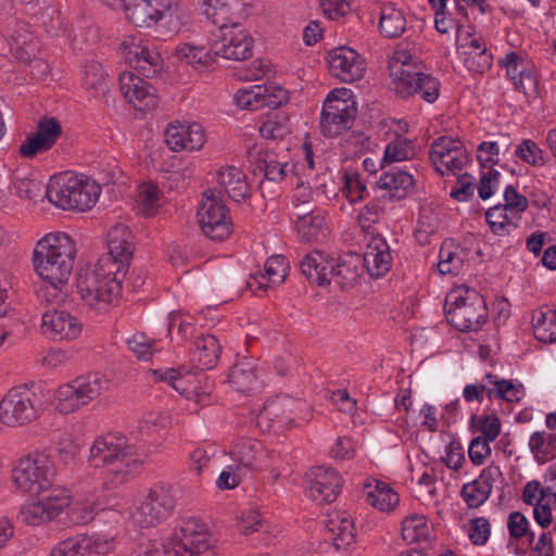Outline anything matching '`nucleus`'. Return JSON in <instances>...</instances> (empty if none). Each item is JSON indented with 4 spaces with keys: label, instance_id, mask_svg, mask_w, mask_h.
<instances>
[{
    "label": "nucleus",
    "instance_id": "nucleus-1",
    "mask_svg": "<svg viewBox=\"0 0 556 556\" xmlns=\"http://www.w3.org/2000/svg\"><path fill=\"white\" fill-rule=\"evenodd\" d=\"M119 49L126 62L138 72L119 74V89L124 98L139 111L155 108L156 89L140 76L154 77L162 70V58L154 42L140 35H131L125 38Z\"/></svg>",
    "mask_w": 556,
    "mask_h": 556
},
{
    "label": "nucleus",
    "instance_id": "nucleus-2",
    "mask_svg": "<svg viewBox=\"0 0 556 556\" xmlns=\"http://www.w3.org/2000/svg\"><path fill=\"white\" fill-rule=\"evenodd\" d=\"M151 453L144 445L130 444L123 434L108 433L94 440L89 463L94 468L109 467L103 485L112 490L134 478Z\"/></svg>",
    "mask_w": 556,
    "mask_h": 556
},
{
    "label": "nucleus",
    "instance_id": "nucleus-3",
    "mask_svg": "<svg viewBox=\"0 0 556 556\" xmlns=\"http://www.w3.org/2000/svg\"><path fill=\"white\" fill-rule=\"evenodd\" d=\"M210 49L182 43L176 47L175 55L181 62L191 65L199 72L208 71L216 62V56L232 61H244L252 56L253 38L242 27H218L212 33Z\"/></svg>",
    "mask_w": 556,
    "mask_h": 556
},
{
    "label": "nucleus",
    "instance_id": "nucleus-4",
    "mask_svg": "<svg viewBox=\"0 0 556 556\" xmlns=\"http://www.w3.org/2000/svg\"><path fill=\"white\" fill-rule=\"evenodd\" d=\"M75 257V242L67 233H48L37 242L33 263L45 281L54 286H66Z\"/></svg>",
    "mask_w": 556,
    "mask_h": 556
},
{
    "label": "nucleus",
    "instance_id": "nucleus-5",
    "mask_svg": "<svg viewBox=\"0 0 556 556\" xmlns=\"http://www.w3.org/2000/svg\"><path fill=\"white\" fill-rule=\"evenodd\" d=\"M116 269L99 261L94 266L81 268L76 287L81 300L91 308L104 312L121 295Z\"/></svg>",
    "mask_w": 556,
    "mask_h": 556
},
{
    "label": "nucleus",
    "instance_id": "nucleus-6",
    "mask_svg": "<svg viewBox=\"0 0 556 556\" xmlns=\"http://www.w3.org/2000/svg\"><path fill=\"white\" fill-rule=\"evenodd\" d=\"M55 475L50 455L37 451L17 460L12 470V481L22 493L41 495L53 488Z\"/></svg>",
    "mask_w": 556,
    "mask_h": 556
},
{
    "label": "nucleus",
    "instance_id": "nucleus-7",
    "mask_svg": "<svg viewBox=\"0 0 556 556\" xmlns=\"http://www.w3.org/2000/svg\"><path fill=\"white\" fill-rule=\"evenodd\" d=\"M444 311L447 321L463 332L478 331L488 320L485 300L476 290L451 291Z\"/></svg>",
    "mask_w": 556,
    "mask_h": 556
},
{
    "label": "nucleus",
    "instance_id": "nucleus-8",
    "mask_svg": "<svg viewBox=\"0 0 556 556\" xmlns=\"http://www.w3.org/2000/svg\"><path fill=\"white\" fill-rule=\"evenodd\" d=\"M410 55L396 52L390 64L393 90L401 98L420 93L421 98L433 103L439 97V81L430 74L415 71Z\"/></svg>",
    "mask_w": 556,
    "mask_h": 556
},
{
    "label": "nucleus",
    "instance_id": "nucleus-9",
    "mask_svg": "<svg viewBox=\"0 0 556 556\" xmlns=\"http://www.w3.org/2000/svg\"><path fill=\"white\" fill-rule=\"evenodd\" d=\"M100 194L99 186L74 176L58 177L47 186L48 200L63 210L86 211L91 208Z\"/></svg>",
    "mask_w": 556,
    "mask_h": 556
},
{
    "label": "nucleus",
    "instance_id": "nucleus-10",
    "mask_svg": "<svg viewBox=\"0 0 556 556\" xmlns=\"http://www.w3.org/2000/svg\"><path fill=\"white\" fill-rule=\"evenodd\" d=\"M175 503L172 485L155 484L137 496L130 519L134 525L143 529L154 527L173 513Z\"/></svg>",
    "mask_w": 556,
    "mask_h": 556
},
{
    "label": "nucleus",
    "instance_id": "nucleus-11",
    "mask_svg": "<svg viewBox=\"0 0 556 556\" xmlns=\"http://www.w3.org/2000/svg\"><path fill=\"white\" fill-rule=\"evenodd\" d=\"M357 114L352 91L346 88L332 90L324 101L320 113V131L326 137H337L351 129Z\"/></svg>",
    "mask_w": 556,
    "mask_h": 556
},
{
    "label": "nucleus",
    "instance_id": "nucleus-12",
    "mask_svg": "<svg viewBox=\"0 0 556 556\" xmlns=\"http://www.w3.org/2000/svg\"><path fill=\"white\" fill-rule=\"evenodd\" d=\"M42 412L41 396L25 386L11 389L0 402V421L12 428L35 421Z\"/></svg>",
    "mask_w": 556,
    "mask_h": 556
},
{
    "label": "nucleus",
    "instance_id": "nucleus-13",
    "mask_svg": "<svg viewBox=\"0 0 556 556\" xmlns=\"http://www.w3.org/2000/svg\"><path fill=\"white\" fill-rule=\"evenodd\" d=\"M109 388L102 374L92 372L60 386L55 392V408L62 414L73 413L97 399Z\"/></svg>",
    "mask_w": 556,
    "mask_h": 556
},
{
    "label": "nucleus",
    "instance_id": "nucleus-14",
    "mask_svg": "<svg viewBox=\"0 0 556 556\" xmlns=\"http://www.w3.org/2000/svg\"><path fill=\"white\" fill-rule=\"evenodd\" d=\"M208 538L207 527L200 518H185L172 535L169 545L174 554L170 556H216Z\"/></svg>",
    "mask_w": 556,
    "mask_h": 556
},
{
    "label": "nucleus",
    "instance_id": "nucleus-15",
    "mask_svg": "<svg viewBox=\"0 0 556 556\" xmlns=\"http://www.w3.org/2000/svg\"><path fill=\"white\" fill-rule=\"evenodd\" d=\"M47 495H37L20 510L21 520L28 526H41L52 521L71 505V493L66 489L51 488Z\"/></svg>",
    "mask_w": 556,
    "mask_h": 556
},
{
    "label": "nucleus",
    "instance_id": "nucleus-16",
    "mask_svg": "<svg viewBox=\"0 0 556 556\" xmlns=\"http://www.w3.org/2000/svg\"><path fill=\"white\" fill-rule=\"evenodd\" d=\"M198 217L203 233L212 240L223 241L232 231L229 210L212 189L203 193Z\"/></svg>",
    "mask_w": 556,
    "mask_h": 556
},
{
    "label": "nucleus",
    "instance_id": "nucleus-17",
    "mask_svg": "<svg viewBox=\"0 0 556 556\" xmlns=\"http://www.w3.org/2000/svg\"><path fill=\"white\" fill-rule=\"evenodd\" d=\"M115 535L79 534L58 543L50 556H103L114 551Z\"/></svg>",
    "mask_w": 556,
    "mask_h": 556
},
{
    "label": "nucleus",
    "instance_id": "nucleus-18",
    "mask_svg": "<svg viewBox=\"0 0 556 556\" xmlns=\"http://www.w3.org/2000/svg\"><path fill=\"white\" fill-rule=\"evenodd\" d=\"M327 61L330 74L343 83H353L364 76V59L352 48L342 46L330 50Z\"/></svg>",
    "mask_w": 556,
    "mask_h": 556
},
{
    "label": "nucleus",
    "instance_id": "nucleus-19",
    "mask_svg": "<svg viewBox=\"0 0 556 556\" xmlns=\"http://www.w3.org/2000/svg\"><path fill=\"white\" fill-rule=\"evenodd\" d=\"M498 65L506 70L507 77L515 88L526 97L538 94V80L533 65L518 52L510 51L498 61Z\"/></svg>",
    "mask_w": 556,
    "mask_h": 556
},
{
    "label": "nucleus",
    "instance_id": "nucleus-20",
    "mask_svg": "<svg viewBox=\"0 0 556 556\" xmlns=\"http://www.w3.org/2000/svg\"><path fill=\"white\" fill-rule=\"evenodd\" d=\"M252 0H203V13L218 27L241 25Z\"/></svg>",
    "mask_w": 556,
    "mask_h": 556
},
{
    "label": "nucleus",
    "instance_id": "nucleus-21",
    "mask_svg": "<svg viewBox=\"0 0 556 556\" xmlns=\"http://www.w3.org/2000/svg\"><path fill=\"white\" fill-rule=\"evenodd\" d=\"M111 8H122L137 27L151 26L162 20L163 0H100Z\"/></svg>",
    "mask_w": 556,
    "mask_h": 556
},
{
    "label": "nucleus",
    "instance_id": "nucleus-22",
    "mask_svg": "<svg viewBox=\"0 0 556 556\" xmlns=\"http://www.w3.org/2000/svg\"><path fill=\"white\" fill-rule=\"evenodd\" d=\"M42 332L53 340H75L83 331L81 321L71 313L52 308L42 313Z\"/></svg>",
    "mask_w": 556,
    "mask_h": 556
},
{
    "label": "nucleus",
    "instance_id": "nucleus-23",
    "mask_svg": "<svg viewBox=\"0 0 556 556\" xmlns=\"http://www.w3.org/2000/svg\"><path fill=\"white\" fill-rule=\"evenodd\" d=\"M165 142L172 151H198L205 143V132L198 123L182 124L179 122L169 124L165 130Z\"/></svg>",
    "mask_w": 556,
    "mask_h": 556
},
{
    "label": "nucleus",
    "instance_id": "nucleus-24",
    "mask_svg": "<svg viewBox=\"0 0 556 556\" xmlns=\"http://www.w3.org/2000/svg\"><path fill=\"white\" fill-rule=\"evenodd\" d=\"M248 161L252 166V173H261L268 180L279 182L290 175L292 179L298 174V164L280 163L273 154L263 152L254 146L248 151Z\"/></svg>",
    "mask_w": 556,
    "mask_h": 556
},
{
    "label": "nucleus",
    "instance_id": "nucleus-25",
    "mask_svg": "<svg viewBox=\"0 0 556 556\" xmlns=\"http://www.w3.org/2000/svg\"><path fill=\"white\" fill-rule=\"evenodd\" d=\"M295 404L289 396L268 400L256 416V426L263 432L283 428L292 420V407Z\"/></svg>",
    "mask_w": 556,
    "mask_h": 556
},
{
    "label": "nucleus",
    "instance_id": "nucleus-26",
    "mask_svg": "<svg viewBox=\"0 0 556 556\" xmlns=\"http://www.w3.org/2000/svg\"><path fill=\"white\" fill-rule=\"evenodd\" d=\"M61 134V126L54 118H45L38 123L37 131L20 146L18 153L23 157H35L50 150Z\"/></svg>",
    "mask_w": 556,
    "mask_h": 556
},
{
    "label": "nucleus",
    "instance_id": "nucleus-27",
    "mask_svg": "<svg viewBox=\"0 0 556 556\" xmlns=\"http://www.w3.org/2000/svg\"><path fill=\"white\" fill-rule=\"evenodd\" d=\"M502 478L498 466H486L479 477L471 482L465 483L460 495L469 508H478L488 501L491 495L493 483Z\"/></svg>",
    "mask_w": 556,
    "mask_h": 556
},
{
    "label": "nucleus",
    "instance_id": "nucleus-28",
    "mask_svg": "<svg viewBox=\"0 0 556 556\" xmlns=\"http://www.w3.org/2000/svg\"><path fill=\"white\" fill-rule=\"evenodd\" d=\"M308 488V495L318 503H332L339 495L342 486V479L336 470L327 467L314 468Z\"/></svg>",
    "mask_w": 556,
    "mask_h": 556
},
{
    "label": "nucleus",
    "instance_id": "nucleus-29",
    "mask_svg": "<svg viewBox=\"0 0 556 556\" xmlns=\"http://www.w3.org/2000/svg\"><path fill=\"white\" fill-rule=\"evenodd\" d=\"M392 254L387 241L376 236L367 244L362 265L366 267L368 274L374 278L383 277L392 266Z\"/></svg>",
    "mask_w": 556,
    "mask_h": 556
},
{
    "label": "nucleus",
    "instance_id": "nucleus-30",
    "mask_svg": "<svg viewBox=\"0 0 556 556\" xmlns=\"http://www.w3.org/2000/svg\"><path fill=\"white\" fill-rule=\"evenodd\" d=\"M232 457L238 463L237 470L252 472L264 467L265 453L262 444L250 438L239 439L232 447Z\"/></svg>",
    "mask_w": 556,
    "mask_h": 556
},
{
    "label": "nucleus",
    "instance_id": "nucleus-31",
    "mask_svg": "<svg viewBox=\"0 0 556 556\" xmlns=\"http://www.w3.org/2000/svg\"><path fill=\"white\" fill-rule=\"evenodd\" d=\"M362 268V257L356 253L344 254L336 261L332 258L329 283L334 282L342 289L353 287L361 277Z\"/></svg>",
    "mask_w": 556,
    "mask_h": 556
},
{
    "label": "nucleus",
    "instance_id": "nucleus-32",
    "mask_svg": "<svg viewBox=\"0 0 556 556\" xmlns=\"http://www.w3.org/2000/svg\"><path fill=\"white\" fill-rule=\"evenodd\" d=\"M222 346L213 334H202L195 339L190 351V362L197 369L213 368L220 355Z\"/></svg>",
    "mask_w": 556,
    "mask_h": 556
},
{
    "label": "nucleus",
    "instance_id": "nucleus-33",
    "mask_svg": "<svg viewBox=\"0 0 556 556\" xmlns=\"http://www.w3.org/2000/svg\"><path fill=\"white\" fill-rule=\"evenodd\" d=\"M332 257L320 251L307 253L299 263L305 278L317 286L329 285Z\"/></svg>",
    "mask_w": 556,
    "mask_h": 556
},
{
    "label": "nucleus",
    "instance_id": "nucleus-34",
    "mask_svg": "<svg viewBox=\"0 0 556 556\" xmlns=\"http://www.w3.org/2000/svg\"><path fill=\"white\" fill-rule=\"evenodd\" d=\"M296 229L304 242H323L330 232L326 216L320 211H312L300 216Z\"/></svg>",
    "mask_w": 556,
    "mask_h": 556
},
{
    "label": "nucleus",
    "instance_id": "nucleus-35",
    "mask_svg": "<svg viewBox=\"0 0 556 556\" xmlns=\"http://www.w3.org/2000/svg\"><path fill=\"white\" fill-rule=\"evenodd\" d=\"M364 495L367 504L387 513L392 511L400 502L399 494L388 483L379 480L366 482Z\"/></svg>",
    "mask_w": 556,
    "mask_h": 556
},
{
    "label": "nucleus",
    "instance_id": "nucleus-36",
    "mask_svg": "<svg viewBox=\"0 0 556 556\" xmlns=\"http://www.w3.org/2000/svg\"><path fill=\"white\" fill-rule=\"evenodd\" d=\"M217 180L228 197L236 202L245 200L251 195L245 174L238 167H222L218 170Z\"/></svg>",
    "mask_w": 556,
    "mask_h": 556
},
{
    "label": "nucleus",
    "instance_id": "nucleus-37",
    "mask_svg": "<svg viewBox=\"0 0 556 556\" xmlns=\"http://www.w3.org/2000/svg\"><path fill=\"white\" fill-rule=\"evenodd\" d=\"M378 186L390 192V199L400 200L406 197L408 189L413 188L414 178L406 170L394 166L383 173L378 180Z\"/></svg>",
    "mask_w": 556,
    "mask_h": 556
},
{
    "label": "nucleus",
    "instance_id": "nucleus-38",
    "mask_svg": "<svg viewBox=\"0 0 556 556\" xmlns=\"http://www.w3.org/2000/svg\"><path fill=\"white\" fill-rule=\"evenodd\" d=\"M10 51L13 56L22 63L39 53V41L26 27L16 28L9 39Z\"/></svg>",
    "mask_w": 556,
    "mask_h": 556
},
{
    "label": "nucleus",
    "instance_id": "nucleus-39",
    "mask_svg": "<svg viewBox=\"0 0 556 556\" xmlns=\"http://www.w3.org/2000/svg\"><path fill=\"white\" fill-rule=\"evenodd\" d=\"M228 378L231 386L241 393L254 391L260 384L257 368L250 359L235 364Z\"/></svg>",
    "mask_w": 556,
    "mask_h": 556
},
{
    "label": "nucleus",
    "instance_id": "nucleus-40",
    "mask_svg": "<svg viewBox=\"0 0 556 556\" xmlns=\"http://www.w3.org/2000/svg\"><path fill=\"white\" fill-rule=\"evenodd\" d=\"M520 219V215L508 211L502 204L490 207L485 213V220L496 236H506L516 230Z\"/></svg>",
    "mask_w": 556,
    "mask_h": 556
},
{
    "label": "nucleus",
    "instance_id": "nucleus-41",
    "mask_svg": "<svg viewBox=\"0 0 556 556\" xmlns=\"http://www.w3.org/2000/svg\"><path fill=\"white\" fill-rule=\"evenodd\" d=\"M406 29V17L400 9L392 3H384L380 8L379 30L386 38H397Z\"/></svg>",
    "mask_w": 556,
    "mask_h": 556
},
{
    "label": "nucleus",
    "instance_id": "nucleus-42",
    "mask_svg": "<svg viewBox=\"0 0 556 556\" xmlns=\"http://www.w3.org/2000/svg\"><path fill=\"white\" fill-rule=\"evenodd\" d=\"M529 448L538 464L556 458V433L535 431L529 439Z\"/></svg>",
    "mask_w": 556,
    "mask_h": 556
},
{
    "label": "nucleus",
    "instance_id": "nucleus-43",
    "mask_svg": "<svg viewBox=\"0 0 556 556\" xmlns=\"http://www.w3.org/2000/svg\"><path fill=\"white\" fill-rule=\"evenodd\" d=\"M432 532L433 528L424 515L414 514L402 521V538L409 544L430 541Z\"/></svg>",
    "mask_w": 556,
    "mask_h": 556
},
{
    "label": "nucleus",
    "instance_id": "nucleus-44",
    "mask_svg": "<svg viewBox=\"0 0 556 556\" xmlns=\"http://www.w3.org/2000/svg\"><path fill=\"white\" fill-rule=\"evenodd\" d=\"M84 87L94 98H104L109 92V75L103 66L90 61L85 66Z\"/></svg>",
    "mask_w": 556,
    "mask_h": 556
},
{
    "label": "nucleus",
    "instance_id": "nucleus-45",
    "mask_svg": "<svg viewBox=\"0 0 556 556\" xmlns=\"http://www.w3.org/2000/svg\"><path fill=\"white\" fill-rule=\"evenodd\" d=\"M328 531L333 535L337 547L348 546L354 542L355 526L349 516L334 514L326 521Z\"/></svg>",
    "mask_w": 556,
    "mask_h": 556
},
{
    "label": "nucleus",
    "instance_id": "nucleus-46",
    "mask_svg": "<svg viewBox=\"0 0 556 556\" xmlns=\"http://www.w3.org/2000/svg\"><path fill=\"white\" fill-rule=\"evenodd\" d=\"M108 248L109 253L100 261L115 268L116 273L126 270L132 256V239L116 242L108 240Z\"/></svg>",
    "mask_w": 556,
    "mask_h": 556
},
{
    "label": "nucleus",
    "instance_id": "nucleus-47",
    "mask_svg": "<svg viewBox=\"0 0 556 556\" xmlns=\"http://www.w3.org/2000/svg\"><path fill=\"white\" fill-rule=\"evenodd\" d=\"M168 422L167 416L160 413H149L144 418L138 421L136 429L132 431L137 440L136 444L144 445L150 450L146 442L153 438L161 429L166 428Z\"/></svg>",
    "mask_w": 556,
    "mask_h": 556
},
{
    "label": "nucleus",
    "instance_id": "nucleus-48",
    "mask_svg": "<svg viewBox=\"0 0 556 556\" xmlns=\"http://www.w3.org/2000/svg\"><path fill=\"white\" fill-rule=\"evenodd\" d=\"M460 247L453 240H445L439 252L438 269L442 275H457L463 267L464 260L460 256Z\"/></svg>",
    "mask_w": 556,
    "mask_h": 556
},
{
    "label": "nucleus",
    "instance_id": "nucleus-49",
    "mask_svg": "<svg viewBox=\"0 0 556 556\" xmlns=\"http://www.w3.org/2000/svg\"><path fill=\"white\" fill-rule=\"evenodd\" d=\"M431 163L435 170L439 172L442 176L456 174V172L463 169L464 166L468 163V155L462 143L457 148H454V150L448 154H445L443 157H440Z\"/></svg>",
    "mask_w": 556,
    "mask_h": 556
},
{
    "label": "nucleus",
    "instance_id": "nucleus-50",
    "mask_svg": "<svg viewBox=\"0 0 556 556\" xmlns=\"http://www.w3.org/2000/svg\"><path fill=\"white\" fill-rule=\"evenodd\" d=\"M260 135L265 139H282L290 134L289 117L283 113H274L262 122Z\"/></svg>",
    "mask_w": 556,
    "mask_h": 556
},
{
    "label": "nucleus",
    "instance_id": "nucleus-51",
    "mask_svg": "<svg viewBox=\"0 0 556 556\" xmlns=\"http://www.w3.org/2000/svg\"><path fill=\"white\" fill-rule=\"evenodd\" d=\"M415 155L416 150L414 143L408 139L397 137L386 147L382 157V167H384L386 164L410 160Z\"/></svg>",
    "mask_w": 556,
    "mask_h": 556
},
{
    "label": "nucleus",
    "instance_id": "nucleus-52",
    "mask_svg": "<svg viewBox=\"0 0 556 556\" xmlns=\"http://www.w3.org/2000/svg\"><path fill=\"white\" fill-rule=\"evenodd\" d=\"M515 155L531 166H543L547 162L544 151L531 139L522 140L517 146Z\"/></svg>",
    "mask_w": 556,
    "mask_h": 556
},
{
    "label": "nucleus",
    "instance_id": "nucleus-53",
    "mask_svg": "<svg viewBox=\"0 0 556 556\" xmlns=\"http://www.w3.org/2000/svg\"><path fill=\"white\" fill-rule=\"evenodd\" d=\"M342 192L351 203H356L367 195V188L357 172L345 170L343 174Z\"/></svg>",
    "mask_w": 556,
    "mask_h": 556
},
{
    "label": "nucleus",
    "instance_id": "nucleus-54",
    "mask_svg": "<svg viewBox=\"0 0 556 556\" xmlns=\"http://www.w3.org/2000/svg\"><path fill=\"white\" fill-rule=\"evenodd\" d=\"M268 91L267 86L255 85L249 89H239L235 93V101L240 109L256 111L262 109L263 93Z\"/></svg>",
    "mask_w": 556,
    "mask_h": 556
},
{
    "label": "nucleus",
    "instance_id": "nucleus-55",
    "mask_svg": "<svg viewBox=\"0 0 556 556\" xmlns=\"http://www.w3.org/2000/svg\"><path fill=\"white\" fill-rule=\"evenodd\" d=\"M138 203L146 216H154L160 206V189L152 184H143L138 193Z\"/></svg>",
    "mask_w": 556,
    "mask_h": 556
},
{
    "label": "nucleus",
    "instance_id": "nucleus-56",
    "mask_svg": "<svg viewBox=\"0 0 556 556\" xmlns=\"http://www.w3.org/2000/svg\"><path fill=\"white\" fill-rule=\"evenodd\" d=\"M471 426H478L482 433V440L493 442L501 432V420L495 414H490L483 417L472 415L470 418Z\"/></svg>",
    "mask_w": 556,
    "mask_h": 556
},
{
    "label": "nucleus",
    "instance_id": "nucleus-57",
    "mask_svg": "<svg viewBox=\"0 0 556 556\" xmlns=\"http://www.w3.org/2000/svg\"><path fill=\"white\" fill-rule=\"evenodd\" d=\"M288 262L283 255H273L265 263V275L273 285H279L287 277Z\"/></svg>",
    "mask_w": 556,
    "mask_h": 556
},
{
    "label": "nucleus",
    "instance_id": "nucleus-58",
    "mask_svg": "<svg viewBox=\"0 0 556 556\" xmlns=\"http://www.w3.org/2000/svg\"><path fill=\"white\" fill-rule=\"evenodd\" d=\"M465 65L473 73L482 74L492 66V53L488 51H468L465 53Z\"/></svg>",
    "mask_w": 556,
    "mask_h": 556
},
{
    "label": "nucleus",
    "instance_id": "nucleus-59",
    "mask_svg": "<svg viewBox=\"0 0 556 556\" xmlns=\"http://www.w3.org/2000/svg\"><path fill=\"white\" fill-rule=\"evenodd\" d=\"M504 201L502 204L508 211L514 212L516 215H520V213L525 212L528 208L529 202L528 199L519 193L517 189L508 185L504 191Z\"/></svg>",
    "mask_w": 556,
    "mask_h": 556
},
{
    "label": "nucleus",
    "instance_id": "nucleus-60",
    "mask_svg": "<svg viewBox=\"0 0 556 556\" xmlns=\"http://www.w3.org/2000/svg\"><path fill=\"white\" fill-rule=\"evenodd\" d=\"M483 380L490 383V390H488L489 400L505 397L509 390L516 391V384L511 380L500 379L496 375L486 374Z\"/></svg>",
    "mask_w": 556,
    "mask_h": 556
},
{
    "label": "nucleus",
    "instance_id": "nucleus-61",
    "mask_svg": "<svg viewBox=\"0 0 556 556\" xmlns=\"http://www.w3.org/2000/svg\"><path fill=\"white\" fill-rule=\"evenodd\" d=\"M66 286H54L53 283H49L43 289H40L38 291V299L41 302H47L48 304H51L53 308H56L55 306H60L63 304L66 300L67 293H66Z\"/></svg>",
    "mask_w": 556,
    "mask_h": 556
},
{
    "label": "nucleus",
    "instance_id": "nucleus-62",
    "mask_svg": "<svg viewBox=\"0 0 556 556\" xmlns=\"http://www.w3.org/2000/svg\"><path fill=\"white\" fill-rule=\"evenodd\" d=\"M463 142L458 139H454L451 137L442 136L435 139L430 148L429 159L431 162L443 157L445 154H448L454 148H457Z\"/></svg>",
    "mask_w": 556,
    "mask_h": 556
},
{
    "label": "nucleus",
    "instance_id": "nucleus-63",
    "mask_svg": "<svg viewBox=\"0 0 556 556\" xmlns=\"http://www.w3.org/2000/svg\"><path fill=\"white\" fill-rule=\"evenodd\" d=\"M489 443L490 442L482 440L481 437H477L471 440L468 448V456L473 465H482L485 458L491 454Z\"/></svg>",
    "mask_w": 556,
    "mask_h": 556
},
{
    "label": "nucleus",
    "instance_id": "nucleus-64",
    "mask_svg": "<svg viewBox=\"0 0 556 556\" xmlns=\"http://www.w3.org/2000/svg\"><path fill=\"white\" fill-rule=\"evenodd\" d=\"M500 176V173L493 168L482 174L479 185L477 186L478 194L482 200H488L492 197L494 189L498 185Z\"/></svg>",
    "mask_w": 556,
    "mask_h": 556
}]
</instances>
